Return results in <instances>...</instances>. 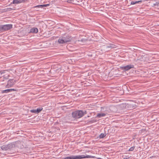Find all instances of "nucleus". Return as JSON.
<instances>
[{
	"label": "nucleus",
	"mask_w": 159,
	"mask_h": 159,
	"mask_svg": "<svg viewBox=\"0 0 159 159\" xmlns=\"http://www.w3.org/2000/svg\"><path fill=\"white\" fill-rule=\"evenodd\" d=\"M9 9H10V10H12L13 9H12L11 8H9Z\"/></svg>",
	"instance_id": "bb28decb"
},
{
	"label": "nucleus",
	"mask_w": 159,
	"mask_h": 159,
	"mask_svg": "<svg viewBox=\"0 0 159 159\" xmlns=\"http://www.w3.org/2000/svg\"><path fill=\"white\" fill-rule=\"evenodd\" d=\"M4 71H2V70L0 71V74H2L4 73L5 72H4Z\"/></svg>",
	"instance_id": "5701e85b"
},
{
	"label": "nucleus",
	"mask_w": 159,
	"mask_h": 159,
	"mask_svg": "<svg viewBox=\"0 0 159 159\" xmlns=\"http://www.w3.org/2000/svg\"><path fill=\"white\" fill-rule=\"evenodd\" d=\"M30 111L31 112L33 113H37V112L36 111V110H34V109L31 110H30Z\"/></svg>",
	"instance_id": "aec40b11"
},
{
	"label": "nucleus",
	"mask_w": 159,
	"mask_h": 159,
	"mask_svg": "<svg viewBox=\"0 0 159 159\" xmlns=\"http://www.w3.org/2000/svg\"><path fill=\"white\" fill-rule=\"evenodd\" d=\"M148 159H157V157L156 156H152L150 157Z\"/></svg>",
	"instance_id": "6ab92c4d"
},
{
	"label": "nucleus",
	"mask_w": 159,
	"mask_h": 159,
	"mask_svg": "<svg viewBox=\"0 0 159 159\" xmlns=\"http://www.w3.org/2000/svg\"><path fill=\"white\" fill-rule=\"evenodd\" d=\"M49 4H45V5H39L36 6H34L33 7V8H42L45 7H47V6H48Z\"/></svg>",
	"instance_id": "1a4fd4ad"
},
{
	"label": "nucleus",
	"mask_w": 159,
	"mask_h": 159,
	"mask_svg": "<svg viewBox=\"0 0 159 159\" xmlns=\"http://www.w3.org/2000/svg\"><path fill=\"white\" fill-rule=\"evenodd\" d=\"M62 37L64 38L65 43L69 42L72 39V37L68 35H64L62 36Z\"/></svg>",
	"instance_id": "423d86ee"
},
{
	"label": "nucleus",
	"mask_w": 159,
	"mask_h": 159,
	"mask_svg": "<svg viewBox=\"0 0 159 159\" xmlns=\"http://www.w3.org/2000/svg\"><path fill=\"white\" fill-rule=\"evenodd\" d=\"M43 108L42 107L37 108L36 110L37 113H39L43 110Z\"/></svg>",
	"instance_id": "4468645a"
},
{
	"label": "nucleus",
	"mask_w": 159,
	"mask_h": 159,
	"mask_svg": "<svg viewBox=\"0 0 159 159\" xmlns=\"http://www.w3.org/2000/svg\"><path fill=\"white\" fill-rule=\"evenodd\" d=\"M141 1H132L131 2V5H134L138 3L139 2H141Z\"/></svg>",
	"instance_id": "ddd939ff"
},
{
	"label": "nucleus",
	"mask_w": 159,
	"mask_h": 159,
	"mask_svg": "<svg viewBox=\"0 0 159 159\" xmlns=\"http://www.w3.org/2000/svg\"><path fill=\"white\" fill-rule=\"evenodd\" d=\"M106 115V114L104 113H98L97 114V117L98 118H101L102 117H103L105 116Z\"/></svg>",
	"instance_id": "f8f14e48"
},
{
	"label": "nucleus",
	"mask_w": 159,
	"mask_h": 159,
	"mask_svg": "<svg viewBox=\"0 0 159 159\" xmlns=\"http://www.w3.org/2000/svg\"><path fill=\"white\" fill-rule=\"evenodd\" d=\"M135 146H133L131 147L128 150L129 151H133L135 149Z\"/></svg>",
	"instance_id": "a211bd4d"
},
{
	"label": "nucleus",
	"mask_w": 159,
	"mask_h": 159,
	"mask_svg": "<svg viewBox=\"0 0 159 159\" xmlns=\"http://www.w3.org/2000/svg\"><path fill=\"white\" fill-rule=\"evenodd\" d=\"M2 32L8 30L12 28V25L11 24L5 25H1Z\"/></svg>",
	"instance_id": "20e7f679"
},
{
	"label": "nucleus",
	"mask_w": 159,
	"mask_h": 159,
	"mask_svg": "<svg viewBox=\"0 0 159 159\" xmlns=\"http://www.w3.org/2000/svg\"><path fill=\"white\" fill-rule=\"evenodd\" d=\"M123 159H129V158H124Z\"/></svg>",
	"instance_id": "393cba45"
},
{
	"label": "nucleus",
	"mask_w": 159,
	"mask_h": 159,
	"mask_svg": "<svg viewBox=\"0 0 159 159\" xmlns=\"http://www.w3.org/2000/svg\"><path fill=\"white\" fill-rule=\"evenodd\" d=\"M82 112H83V116L85 115V114H86L87 113V111H83L82 110Z\"/></svg>",
	"instance_id": "4be33fe9"
},
{
	"label": "nucleus",
	"mask_w": 159,
	"mask_h": 159,
	"mask_svg": "<svg viewBox=\"0 0 159 159\" xmlns=\"http://www.w3.org/2000/svg\"><path fill=\"white\" fill-rule=\"evenodd\" d=\"M106 136V134L103 133H101L100 136L99 137L100 138H103Z\"/></svg>",
	"instance_id": "f3484780"
},
{
	"label": "nucleus",
	"mask_w": 159,
	"mask_h": 159,
	"mask_svg": "<svg viewBox=\"0 0 159 159\" xmlns=\"http://www.w3.org/2000/svg\"><path fill=\"white\" fill-rule=\"evenodd\" d=\"M97 159H102L101 158H98Z\"/></svg>",
	"instance_id": "a878e982"
},
{
	"label": "nucleus",
	"mask_w": 159,
	"mask_h": 159,
	"mask_svg": "<svg viewBox=\"0 0 159 159\" xmlns=\"http://www.w3.org/2000/svg\"><path fill=\"white\" fill-rule=\"evenodd\" d=\"M9 90H10V92H12V91H16V89H9Z\"/></svg>",
	"instance_id": "412c9836"
},
{
	"label": "nucleus",
	"mask_w": 159,
	"mask_h": 159,
	"mask_svg": "<svg viewBox=\"0 0 159 159\" xmlns=\"http://www.w3.org/2000/svg\"><path fill=\"white\" fill-rule=\"evenodd\" d=\"M30 32L33 33H37L38 32V30L37 28H33L30 29Z\"/></svg>",
	"instance_id": "9d476101"
},
{
	"label": "nucleus",
	"mask_w": 159,
	"mask_h": 159,
	"mask_svg": "<svg viewBox=\"0 0 159 159\" xmlns=\"http://www.w3.org/2000/svg\"><path fill=\"white\" fill-rule=\"evenodd\" d=\"M10 90L9 89H6L5 90H2V93H8L9 92H10Z\"/></svg>",
	"instance_id": "dca6fc26"
},
{
	"label": "nucleus",
	"mask_w": 159,
	"mask_h": 159,
	"mask_svg": "<svg viewBox=\"0 0 159 159\" xmlns=\"http://www.w3.org/2000/svg\"><path fill=\"white\" fill-rule=\"evenodd\" d=\"M36 11H39V10H36Z\"/></svg>",
	"instance_id": "cd10ccee"
},
{
	"label": "nucleus",
	"mask_w": 159,
	"mask_h": 159,
	"mask_svg": "<svg viewBox=\"0 0 159 159\" xmlns=\"http://www.w3.org/2000/svg\"><path fill=\"white\" fill-rule=\"evenodd\" d=\"M0 32H2L1 25H0Z\"/></svg>",
	"instance_id": "b1692460"
},
{
	"label": "nucleus",
	"mask_w": 159,
	"mask_h": 159,
	"mask_svg": "<svg viewBox=\"0 0 159 159\" xmlns=\"http://www.w3.org/2000/svg\"><path fill=\"white\" fill-rule=\"evenodd\" d=\"M14 84V82L13 79H10L7 82V84L6 86L7 87H11Z\"/></svg>",
	"instance_id": "0eeeda50"
},
{
	"label": "nucleus",
	"mask_w": 159,
	"mask_h": 159,
	"mask_svg": "<svg viewBox=\"0 0 159 159\" xmlns=\"http://www.w3.org/2000/svg\"><path fill=\"white\" fill-rule=\"evenodd\" d=\"M16 145L14 143H12L7 145H4L1 146V148L3 150L7 151L11 149L16 147Z\"/></svg>",
	"instance_id": "7ed1b4c3"
},
{
	"label": "nucleus",
	"mask_w": 159,
	"mask_h": 159,
	"mask_svg": "<svg viewBox=\"0 0 159 159\" xmlns=\"http://www.w3.org/2000/svg\"><path fill=\"white\" fill-rule=\"evenodd\" d=\"M107 48H116V46L114 44H110L109 46H107Z\"/></svg>",
	"instance_id": "2eb2a0df"
},
{
	"label": "nucleus",
	"mask_w": 159,
	"mask_h": 159,
	"mask_svg": "<svg viewBox=\"0 0 159 159\" xmlns=\"http://www.w3.org/2000/svg\"><path fill=\"white\" fill-rule=\"evenodd\" d=\"M58 42L59 43H65L64 38L62 37H60L58 40Z\"/></svg>",
	"instance_id": "9b49d317"
},
{
	"label": "nucleus",
	"mask_w": 159,
	"mask_h": 159,
	"mask_svg": "<svg viewBox=\"0 0 159 159\" xmlns=\"http://www.w3.org/2000/svg\"><path fill=\"white\" fill-rule=\"evenodd\" d=\"M71 115L75 119H79L83 116L82 110L75 111L72 113Z\"/></svg>",
	"instance_id": "f03ea898"
},
{
	"label": "nucleus",
	"mask_w": 159,
	"mask_h": 159,
	"mask_svg": "<svg viewBox=\"0 0 159 159\" xmlns=\"http://www.w3.org/2000/svg\"><path fill=\"white\" fill-rule=\"evenodd\" d=\"M25 2L24 0H13L11 4H18Z\"/></svg>",
	"instance_id": "6e6552de"
},
{
	"label": "nucleus",
	"mask_w": 159,
	"mask_h": 159,
	"mask_svg": "<svg viewBox=\"0 0 159 159\" xmlns=\"http://www.w3.org/2000/svg\"><path fill=\"white\" fill-rule=\"evenodd\" d=\"M134 67V66L133 65H128L124 66H122L120 68L122 70H128L131 68H133Z\"/></svg>",
	"instance_id": "39448f33"
},
{
	"label": "nucleus",
	"mask_w": 159,
	"mask_h": 159,
	"mask_svg": "<svg viewBox=\"0 0 159 159\" xmlns=\"http://www.w3.org/2000/svg\"><path fill=\"white\" fill-rule=\"evenodd\" d=\"M94 157L90 155L85 156L84 155L78 156H71L70 157H67L64 158L63 159H81L82 158H94Z\"/></svg>",
	"instance_id": "f257e3e1"
}]
</instances>
